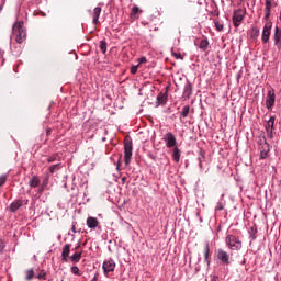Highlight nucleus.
I'll list each match as a JSON object with an SVG mask.
<instances>
[{"mask_svg":"<svg viewBox=\"0 0 281 281\" xmlns=\"http://www.w3.org/2000/svg\"><path fill=\"white\" fill-rule=\"evenodd\" d=\"M12 34L16 43L21 44L26 38L25 29L23 27V22H15L12 27Z\"/></svg>","mask_w":281,"mask_h":281,"instance_id":"nucleus-1","label":"nucleus"},{"mask_svg":"<svg viewBox=\"0 0 281 281\" xmlns=\"http://www.w3.org/2000/svg\"><path fill=\"white\" fill-rule=\"evenodd\" d=\"M226 245L232 251H240L243 249V241H240L235 235L226 236Z\"/></svg>","mask_w":281,"mask_h":281,"instance_id":"nucleus-2","label":"nucleus"},{"mask_svg":"<svg viewBox=\"0 0 281 281\" xmlns=\"http://www.w3.org/2000/svg\"><path fill=\"white\" fill-rule=\"evenodd\" d=\"M131 159H133V142L125 139L124 142V161L125 166L131 164Z\"/></svg>","mask_w":281,"mask_h":281,"instance_id":"nucleus-3","label":"nucleus"},{"mask_svg":"<svg viewBox=\"0 0 281 281\" xmlns=\"http://www.w3.org/2000/svg\"><path fill=\"white\" fill-rule=\"evenodd\" d=\"M245 14H247V9H237L233 13V25L235 27H240V23L245 19Z\"/></svg>","mask_w":281,"mask_h":281,"instance_id":"nucleus-4","label":"nucleus"},{"mask_svg":"<svg viewBox=\"0 0 281 281\" xmlns=\"http://www.w3.org/2000/svg\"><path fill=\"white\" fill-rule=\"evenodd\" d=\"M273 27V24L271 22H266L261 35L262 43L267 44L269 43V38L271 37V29Z\"/></svg>","mask_w":281,"mask_h":281,"instance_id":"nucleus-5","label":"nucleus"},{"mask_svg":"<svg viewBox=\"0 0 281 281\" xmlns=\"http://www.w3.org/2000/svg\"><path fill=\"white\" fill-rule=\"evenodd\" d=\"M167 148H177V137L172 132H168L164 137Z\"/></svg>","mask_w":281,"mask_h":281,"instance_id":"nucleus-6","label":"nucleus"},{"mask_svg":"<svg viewBox=\"0 0 281 281\" xmlns=\"http://www.w3.org/2000/svg\"><path fill=\"white\" fill-rule=\"evenodd\" d=\"M274 104H276V92L273 90H270L268 91V94L266 97V108L273 109Z\"/></svg>","mask_w":281,"mask_h":281,"instance_id":"nucleus-7","label":"nucleus"},{"mask_svg":"<svg viewBox=\"0 0 281 281\" xmlns=\"http://www.w3.org/2000/svg\"><path fill=\"white\" fill-rule=\"evenodd\" d=\"M266 131L269 137H273V131H276V116H271L266 123Z\"/></svg>","mask_w":281,"mask_h":281,"instance_id":"nucleus-8","label":"nucleus"},{"mask_svg":"<svg viewBox=\"0 0 281 281\" xmlns=\"http://www.w3.org/2000/svg\"><path fill=\"white\" fill-rule=\"evenodd\" d=\"M216 256L223 265H229V254H227V251L220 248L217 249Z\"/></svg>","mask_w":281,"mask_h":281,"instance_id":"nucleus-9","label":"nucleus"},{"mask_svg":"<svg viewBox=\"0 0 281 281\" xmlns=\"http://www.w3.org/2000/svg\"><path fill=\"white\" fill-rule=\"evenodd\" d=\"M102 269L104 273H111V271H115V261H113V259L104 261Z\"/></svg>","mask_w":281,"mask_h":281,"instance_id":"nucleus-10","label":"nucleus"},{"mask_svg":"<svg viewBox=\"0 0 281 281\" xmlns=\"http://www.w3.org/2000/svg\"><path fill=\"white\" fill-rule=\"evenodd\" d=\"M273 41H274L276 47L280 49L281 48V30L278 26H276V30H274Z\"/></svg>","mask_w":281,"mask_h":281,"instance_id":"nucleus-11","label":"nucleus"},{"mask_svg":"<svg viewBox=\"0 0 281 281\" xmlns=\"http://www.w3.org/2000/svg\"><path fill=\"white\" fill-rule=\"evenodd\" d=\"M166 102H168V88H166V92H160L157 95L156 104L161 105V104H166Z\"/></svg>","mask_w":281,"mask_h":281,"instance_id":"nucleus-12","label":"nucleus"},{"mask_svg":"<svg viewBox=\"0 0 281 281\" xmlns=\"http://www.w3.org/2000/svg\"><path fill=\"white\" fill-rule=\"evenodd\" d=\"M100 14H102V8L97 7L93 9V13H92V21L94 25H98V23H100Z\"/></svg>","mask_w":281,"mask_h":281,"instance_id":"nucleus-13","label":"nucleus"},{"mask_svg":"<svg viewBox=\"0 0 281 281\" xmlns=\"http://www.w3.org/2000/svg\"><path fill=\"white\" fill-rule=\"evenodd\" d=\"M71 251V244H66L63 248L61 260L63 262H67V258H69V254Z\"/></svg>","mask_w":281,"mask_h":281,"instance_id":"nucleus-14","label":"nucleus"},{"mask_svg":"<svg viewBox=\"0 0 281 281\" xmlns=\"http://www.w3.org/2000/svg\"><path fill=\"white\" fill-rule=\"evenodd\" d=\"M86 223L89 229H95L100 225V222L95 217H88Z\"/></svg>","mask_w":281,"mask_h":281,"instance_id":"nucleus-15","label":"nucleus"},{"mask_svg":"<svg viewBox=\"0 0 281 281\" xmlns=\"http://www.w3.org/2000/svg\"><path fill=\"white\" fill-rule=\"evenodd\" d=\"M23 207V200H15L9 206L10 212H16V210Z\"/></svg>","mask_w":281,"mask_h":281,"instance_id":"nucleus-16","label":"nucleus"},{"mask_svg":"<svg viewBox=\"0 0 281 281\" xmlns=\"http://www.w3.org/2000/svg\"><path fill=\"white\" fill-rule=\"evenodd\" d=\"M190 95H192V83L187 82L183 89V97L190 100Z\"/></svg>","mask_w":281,"mask_h":281,"instance_id":"nucleus-17","label":"nucleus"},{"mask_svg":"<svg viewBox=\"0 0 281 281\" xmlns=\"http://www.w3.org/2000/svg\"><path fill=\"white\" fill-rule=\"evenodd\" d=\"M269 155V144L265 143L261 145L260 159H267Z\"/></svg>","mask_w":281,"mask_h":281,"instance_id":"nucleus-18","label":"nucleus"},{"mask_svg":"<svg viewBox=\"0 0 281 281\" xmlns=\"http://www.w3.org/2000/svg\"><path fill=\"white\" fill-rule=\"evenodd\" d=\"M142 12L143 11H142V9H139V7L134 5L132 8L130 16H131V19H139L138 14H142Z\"/></svg>","mask_w":281,"mask_h":281,"instance_id":"nucleus-19","label":"nucleus"},{"mask_svg":"<svg viewBox=\"0 0 281 281\" xmlns=\"http://www.w3.org/2000/svg\"><path fill=\"white\" fill-rule=\"evenodd\" d=\"M172 159H173V161H176V164H179V161L181 159V149H179V147L173 148Z\"/></svg>","mask_w":281,"mask_h":281,"instance_id":"nucleus-20","label":"nucleus"},{"mask_svg":"<svg viewBox=\"0 0 281 281\" xmlns=\"http://www.w3.org/2000/svg\"><path fill=\"white\" fill-rule=\"evenodd\" d=\"M38 183H41V179H38L37 176H34L30 182H29V186L30 188H38Z\"/></svg>","mask_w":281,"mask_h":281,"instance_id":"nucleus-21","label":"nucleus"},{"mask_svg":"<svg viewBox=\"0 0 281 281\" xmlns=\"http://www.w3.org/2000/svg\"><path fill=\"white\" fill-rule=\"evenodd\" d=\"M204 258H205V262H207V265H210V243H205L204 244Z\"/></svg>","mask_w":281,"mask_h":281,"instance_id":"nucleus-22","label":"nucleus"},{"mask_svg":"<svg viewBox=\"0 0 281 281\" xmlns=\"http://www.w3.org/2000/svg\"><path fill=\"white\" fill-rule=\"evenodd\" d=\"M82 259V252H75L70 256L71 262H80Z\"/></svg>","mask_w":281,"mask_h":281,"instance_id":"nucleus-23","label":"nucleus"},{"mask_svg":"<svg viewBox=\"0 0 281 281\" xmlns=\"http://www.w3.org/2000/svg\"><path fill=\"white\" fill-rule=\"evenodd\" d=\"M188 115H190V105H186L183 106L181 113H180V120L181 117H188Z\"/></svg>","mask_w":281,"mask_h":281,"instance_id":"nucleus-24","label":"nucleus"},{"mask_svg":"<svg viewBox=\"0 0 281 281\" xmlns=\"http://www.w3.org/2000/svg\"><path fill=\"white\" fill-rule=\"evenodd\" d=\"M209 45H210V42L207 40H202L200 42V49H202V52H206Z\"/></svg>","mask_w":281,"mask_h":281,"instance_id":"nucleus-25","label":"nucleus"},{"mask_svg":"<svg viewBox=\"0 0 281 281\" xmlns=\"http://www.w3.org/2000/svg\"><path fill=\"white\" fill-rule=\"evenodd\" d=\"M25 280L31 281L34 279V269H29L25 271Z\"/></svg>","mask_w":281,"mask_h":281,"instance_id":"nucleus-26","label":"nucleus"},{"mask_svg":"<svg viewBox=\"0 0 281 281\" xmlns=\"http://www.w3.org/2000/svg\"><path fill=\"white\" fill-rule=\"evenodd\" d=\"M258 36H260V30H258L257 27H252L250 31V37L258 38Z\"/></svg>","mask_w":281,"mask_h":281,"instance_id":"nucleus-27","label":"nucleus"},{"mask_svg":"<svg viewBox=\"0 0 281 281\" xmlns=\"http://www.w3.org/2000/svg\"><path fill=\"white\" fill-rule=\"evenodd\" d=\"M198 159L201 166V164H203V159H205V151L203 149H200Z\"/></svg>","mask_w":281,"mask_h":281,"instance_id":"nucleus-28","label":"nucleus"},{"mask_svg":"<svg viewBox=\"0 0 281 281\" xmlns=\"http://www.w3.org/2000/svg\"><path fill=\"white\" fill-rule=\"evenodd\" d=\"M100 50L102 52V54H106V42L105 41H100Z\"/></svg>","mask_w":281,"mask_h":281,"instance_id":"nucleus-29","label":"nucleus"},{"mask_svg":"<svg viewBox=\"0 0 281 281\" xmlns=\"http://www.w3.org/2000/svg\"><path fill=\"white\" fill-rule=\"evenodd\" d=\"M271 8H273V1L272 0H266V7L265 10L271 12Z\"/></svg>","mask_w":281,"mask_h":281,"instance_id":"nucleus-30","label":"nucleus"},{"mask_svg":"<svg viewBox=\"0 0 281 281\" xmlns=\"http://www.w3.org/2000/svg\"><path fill=\"white\" fill-rule=\"evenodd\" d=\"M56 170H60V165L57 164V165H53L49 167V172L52 175H54V172H56Z\"/></svg>","mask_w":281,"mask_h":281,"instance_id":"nucleus-31","label":"nucleus"},{"mask_svg":"<svg viewBox=\"0 0 281 281\" xmlns=\"http://www.w3.org/2000/svg\"><path fill=\"white\" fill-rule=\"evenodd\" d=\"M71 273H74V276H80V269L78 268V266H74L70 268Z\"/></svg>","mask_w":281,"mask_h":281,"instance_id":"nucleus-32","label":"nucleus"},{"mask_svg":"<svg viewBox=\"0 0 281 281\" xmlns=\"http://www.w3.org/2000/svg\"><path fill=\"white\" fill-rule=\"evenodd\" d=\"M263 12H265V21H267V23H271L270 21H269V16H271V11H267V10H263Z\"/></svg>","mask_w":281,"mask_h":281,"instance_id":"nucleus-33","label":"nucleus"},{"mask_svg":"<svg viewBox=\"0 0 281 281\" xmlns=\"http://www.w3.org/2000/svg\"><path fill=\"white\" fill-rule=\"evenodd\" d=\"M5 181H8V176L5 175L0 176V188L5 183Z\"/></svg>","mask_w":281,"mask_h":281,"instance_id":"nucleus-34","label":"nucleus"},{"mask_svg":"<svg viewBox=\"0 0 281 281\" xmlns=\"http://www.w3.org/2000/svg\"><path fill=\"white\" fill-rule=\"evenodd\" d=\"M56 159H58V155H53V156L48 157L47 161H48V164H52L53 161H56Z\"/></svg>","mask_w":281,"mask_h":281,"instance_id":"nucleus-35","label":"nucleus"},{"mask_svg":"<svg viewBox=\"0 0 281 281\" xmlns=\"http://www.w3.org/2000/svg\"><path fill=\"white\" fill-rule=\"evenodd\" d=\"M215 27H216L217 32H222L223 24L221 22H215Z\"/></svg>","mask_w":281,"mask_h":281,"instance_id":"nucleus-36","label":"nucleus"},{"mask_svg":"<svg viewBox=\"0 0 281 281\" xmlns=\"http://www.w3.org/2000/svg\"><path fill=\"white\" fill-rule=\"evenodd\" d=\"M172 56H175L177 60H183V56H181L180 53H172Z\"/></svg>","mask_w":281,"mask_h":281,"instance_id":"nucleus-37","label":"nucleus"},{"mask_svg":"<svg viewBox=\"0 0 281 281\" xmlns=\"http://www.w3.org/2000/svg\"><path fill=\"white\" fill-rule=\"evenodd\" d=\"M137 69H139V64L136 66H132L131 74H133V75L137 74Z\"/></svg>","mask_w":281,"mask_h":281,"instance_id":"nucleus-38","label":"nucleus"},{"mask_svg":"<svg viewBox=\"0 0 281 281\" xmlns=\"http://www.w3.org/2000/svg\"><path fill=\"white\" fill-rule=\"evenodd\" d=\"M144 63H148V59H146V57H140L138 59V65H144Z\"/></svg>","mask_w":281,"mask_h":281,"instance_id":"nucleus-39","label":"nucleus"},{"mask_svg":"<svg viewBox=\"0 0 281 281\" xmlns=\"http://www.w3.org/2000/svg\"><path fill=\"white\" fill-rule=\"evenodd\" d=\"M45 276H47L46 272H41L40 274H37V279L43 280V279H45Z\"/></svg>","mask_w":281,"mask_h":281,"instance_id":"nucleus-40","label":"nucleus"},{"mask_svg":"<svg viewBox=\"0 0 281 281\" xmlns=\"http://www.w3.org/2000/svg\"><path fill=\"white\" fill-rule=\"evenodd\" d=\"M216 210L217 211L224 210L223 202H217Z\"/></svg>","mask_w":281,"mask_h":281,"instance_id":"nucleus-41","label":"nucleus"},{"mask_svg":"<svg viewBox=\"0 0 281 281\" xmlns=\"http://www.w3.org/2000/svg\"><path fill=\"white\" fill-rule=\"evenodd\" d=\"M46 135H52V128L49 127L46 128Z\"/></svg>","mask_w":281,"mask_h":281,"instance_id":"nucleus-42","label":"nucleus"},{"mask_svg":"<svg viewBox=\"0 0 281 281\" xmlns=\"http://www.w3.org/2000/svg\"><path fill=\"white\" fill-rule=\"evenodd\" d=\"M126 177H123L122 179H121V181H122V183H126Z\"/></svg>","mask_w":281,"mask_h":281,"instance_id":"nucleus-43","label":"nucleus"},{"mask_svg":"<svg viewBox=\"0 0 281 281\" xmlns=\"http://www.w3.org/2000/svg\"><path fill=\"white\" fill-rule=\"evenodd\" d=\"M71 232H74V234H76V225H72Z\"/></svg>","mask_w":281,"mask_h":281,"instance_id":"nucleus-44","label":"nucleus"},{"mask_svg":"<svg viewBox=\"0 0 281 281\" xmlns=\"http://www.w3.org/2000/svg\"><path fill=\"white\" fill-rule=\"evenodd\" d=\"M40 14H41V16H47V14H45V12H43V11H40Z\"/></svg>","mask_w":281,"mask_h":281,"instance_id":"nucleus-45","label":"nucleus"},{"mask_svg":"<svg viewBox=\"0 0 281 281\" xmlns=\"http://www.w3.org/2000/svg\"><path fill=\"white\" fill-rule=\"evenodd\" d=\"M77 249H80V243L76 246L75 251H77Z\"/></svg>","mask_w":281,"mask_h":281,"instance_id":"nucleus-46","label":"nucleus"},{"mask_svg":"<svg viewBox=\"0 0 281 281\" xmlns=\"http://www.w3.org/2000/svg\"><path fill=\"white\" fill-rule=\"evenodd\" d=\"M276 5H278V3H276V2H272V8H276Z\"/></svg>","mask_w":281,"mask_h":281,"instance_id":"nucleus-47","label":"nucleus"},{"mask_svg":"<svg viewBox=\"0 0 281 281\" xmlns=\"http://www.w3.org/2000/svg\"><path fill=\"white\" fill-rule=\"evenodd\" d=\"M3 251V248H1V246H0V254Z\"/></svg>","mask_w":281,"mask_h":281,"instance_id":"nucleus-48","label":"nucleus"}]
</instances>
